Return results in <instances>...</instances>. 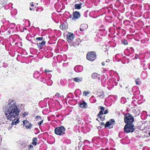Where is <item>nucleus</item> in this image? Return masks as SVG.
<instances>
[{
  "mask_svg": "<svg viewBox=\"0 0 150 150\" xmlns=\"http://www.w3.org/2000/svg\"><path fill=\"white\" fill-rule=\"evenodd\" d=\"M5 112L7 119L9 120H15L18 118L20 112L19 108L13 101L8 104Z\"/></svg>",
  "mask_w": 150,
  "mask_h": 150,
  "instance_id": "nucleus-1",
  "label": "nucleus"
},
{
  "mask_svg": "<svg viewBox=\"0 0 150 150\" xmlns=\"http://www.w3.org/2000/svg\"><path fill=\"white\" fill-rule=\"evenodd\" d=\"M65 128L63 126H61L55 128L54 132L56 134L62 136L65 134Z\"/></svg>",
  "mask_w": 150,
  "mask_h": 150,
  "instance_id": "nucleus-2",
  "label": "nucleus"
},
{
  "mask_svg": "<svg viewBox=\"0 0 150 150\" xmlns=\"http://www.w3.org/2000/svg\"><path fill=\"white\" fill-rule=\"evenodd\" d=\"M134 126L132 124H127L125 126L124 128V130L125 132L127 133L130 132H133L134 130Z\"/></svg>",
  "mask_w": 150,
  "mask_h": 150,
  "instance_id": "nucleus-3",
  "label": "nucleus"
},
{
  "mask_svg": "<svg viewBox=\"0 0 150 150\" xmlns=\"http://www.w3.org/2000/svg\"><path fill=\"white\" fill-rule=\"evenodd\" d=\"M124 120L126 123L132 124L134 121V119L130 114L127 113L125 115Z\"/></svg>",
  "mask_w": 150,
  "mask_h": 150,
  "instance_id": "nucleus-4",
  "label": "nucleus"
},
{
  "mask_svg": "<svg viewBox=\"0 0 150 150\" xmlns=\"http://www.w3.org/2000/svg\"><path fill=\"white\" fill-rule=\"evenodd\" d=\"M86 57L88 60L93 61L96 59V55L93 52H90L87 53Z\"/></svg>",
  "mask_w": 150,
  "mask_h": 150,
  "instance_id": "nucleus-5",
  "label": "nucleus"
},
{
  "mask_svg": "<svg viewBox=\"0 0 150 150\" xmlns=\"http://www.w3.org/2000/svg\"><path fill=\"white\" fill-rule=\"evenodd\" d=\"M115 121L114 119H111L109 121L107 122L105 125V127H108L109 128H112L113 127L112 125Z\"/></svg>",
  "mask_w": 150,
  "mask_h": 150,
  "instance_id": "nucleus-6",
  "label": "nucleus"
},
{
  "mask_svg": "<svg viewBox=\"0 0 150 150\" xmlns=\"http://www.w3.org/2000/svg\"><path fill=\"white\" fill-rule=\"evenodd\" d=\"M23 124L24 126L28 129H30L32 127L33 125L27 120L23 121Z\"/></svg>",
  "mask_w": 150,
  "mask_h": 150,
  "instance_id": "nucleus-7",
  "label": "nucleus"
},
{
  "mask_svg": "<svg viewBox=\"0 0 150 150\" xmlns=\"http://www.w3.org/2000/svg\"><path fill=\"white\" fill-rule=\"evenodd\" d=\"M73 17L72 20H75L77 19H78L80 17V13L77 11H76L73 12Z\"/></svg>",
  "mask_w": 150,
  "mask_h": 150,
  "instance_id": "nucleus-8",
  "label": "nucleus"
},
{
  "mask_svg": "<svg viewBox=\"0 0 150 150\" xmlns=\"http://www.w3.org/2000/svg\"><path fill=\"white\" fill-rule=\"evenodd\" d=\"M74 70L76 72H81L83 70V67L81 65L76 66L74 68Z\"/></svg>",
  "mask_w": 150,
  "mask_h": 150,
  "instance_id": "nucleus-9",
  "label": "nucleus"
},
{
  "mask_svg": "<svg viewBox=\"0 0 150 150\" xmlns=\"http://www.w3.org/2000/svg\"><path fill=\"white\" fill-rule=\"evenodd\" d=\"M74 36L72 33H69L67 35V38L68 40L72 41L74 39Z\"/></svg>",
  "mask_w": 150,
  "mask_h": 150,
  "instance_id": "nucleus-10",
  "label": "nucleus"
},
{
  "mask_svg": "<svg viewBox=\"0 0 150 150\" xmlns=\"http://www.w3.org/2000/svg\"><path fill=\"white\" fill-rule=\"evenodd\" d=\"M88 25L87 24H82L81 25L80 30L81 31H84L87 28Z\"/></svg>",
  "mask_w": 150,
  "mask_h": 150,
  "instance_id": "nucleus-11",
  "label": "nucleus"
},
{
  "mask_svg": "<svg viewBox=\"0 0 150 150\" xmlns=\"http://www.w3.org/2000/svg\"><path fill=\"white\" fill-rule=\"evenodd\" d=\"M79 104L81 108H86L87 104L86 102L83 101L80 102Z\"/></svg>",
  "mask_w": 150,
  "mask_h": 150,
  "instance_id": "nucleus-12",
  "label": "nucleus"
},
{
  "mask_svg": "<svg viewBox=\"0 0 150 150\" xmlns=\"http://www.w3.org/2000/svg\"><path fill=\"white\" fill-rule=\"evenodd\" d=\"M83 78L82 77H76L73 78V80L76 82H79L82 81Z\"/></svg>",
  "mask_w": 150,
  "mask_h": 150,
  "instance_id": "nucleus-13",
  "label": "nucleus"
},
{
  "mask_svg": "<svg viewBox=\"0 0 150 150\" xmlns=\"http://www.w3.org/2000/svg\"><path fill=\"white\" fill-rule=\"evenodd\" d=\"M103 112L100 110L97 116V117L98 118H100L102 121H103L105 120L104 117H103L102 116L103 115Z\"/></svg>",
  "mask_w": 150,
  "mask_h": 150,
  "instance_id": "nucleus-14",
  "label": "nucleus"
},
{
  "mask_svg": "<svg viewBox=\"0 0 150 150\" xmlns=\"http://www.w3.org/2000/svg\"><path fill=\"white\" fill-rule=\"evenodd\" d=\"M92 77L93 79H98L100 80V75L97 73H93L92 75Z\"/></svg>",
  "mask_w": 150,
  "mask_h": 150,
  "instance_id": "nucleus-15",
  "label": "nucleus"
},
{
  "mask_svg": "<svg viewBox=\"0 0 150 150\" xmlns=\"http://www.w3.org/2000/svg\"><path fill=\"white\" fill-rule=\"evenodd\" d=\"M20 144L21 146L24 148L27 145V144L24 141H20Z\"/></svg>",
  "mask_w": 150,
  "mask_h": 150,
  "instance_id": "nucleus-16",
  "label": "nucleus"
},
{
  "mask_svg": "<svg viewBox=\"0 0 150 150\" xmlns=\"http://www.w3.org/2000/svg\"><path fill=\"white\" fill-rule=\"evenodd\" d=\"M40 76V74L39 72L38 71H36L34 73L33 76L35 78L38 79L39 77Z\"/></svg>",
  "mask_w": 150,
  "mask_h": 150,
  "instance_id": "nucleus-17",
  "label": "nucleus"
},
{
  "mask_svg": "<svg viewBox=\"0 0 150 150\" xmlns=\"http://www.w3.org/2000/svg\"><path fill=\"white\" fill-rule=\"evenodd\" d=\"M38 139L36 138H34L32 140V144L35 146L37 144Z\"/></svg>",
  "mask_w": 150,
  "mask_h": 150,
  "instance_id": "nucleus-18",
  "label": "nucleus"
},
{
  "mask_svg": "<svg viewBox=\"0 0 150 150\" xmlns=\"http://www.w3.org/2000/svg\"><path fill=\"white\" fill-rule=\"evenodd\" d=\"M82 5V4L81 3H80L79 4H76L74 5L75 8L78 9H80L81 8V6Z\"/></svg>",
  "mask_w": 150,
  "mask_h": 150,
  "instance_id": "nucleus-19",
  "label": "nucleus"
},
{
  "mask_svg": "<svg viewBox=\"0 0 150 150\" xmlns=\"http://www.w3.org/2000/svg\"><path fill=\"white\" fill-rule=\"evenodd\" d=\"M16 119H15V120ZM13 121H15V120H13ZM19 122V120L18 119H17L15 121V122L14 121H13L11 123V125L13 126V125H16Z\"/></svg>",
  "mask_w": 150,
  "mask_h": 150,
  "instance_id": "nucleus-20",
  "label": "nucleus"
},
{
  "mask_svg": "<svg viewBox=\"0 0 150 150\" xmlns=\"http://www.w3.org/2000/svg\"><path fill=\"white\" fill-rule=\"evenodd\" d=\"M122 42L125 45H127L128 44L127 41L125 39H123L121 40Z\"/></svg>",
  "mask_w": 150,
  "mask_h": 150,
  "instance_id": "nucleus-21",
  "label": "nucleus"
},
{
  "mask_svg": "<svg viewBox=\"0 0 150 150\" xmlns=\"http://www.w3.org/2000/svg\"><path fill=\"white\" fill-rule=\"evenodd\" d=\"M90 93V92L88 91H84L83 92V95L84 96H86L88 94H89Z\"/></svg>",
  "mask_w": 150,
  "mask_h": 150,
  "instance_id": "nucleus-22",
  "label": "nucleus"
},
{
  "mask_svg": "<svg viewBox=\"0 0 150 150\" xmlns=\"http://www.w3.org/2000/svg\"><path fill=\"white\" fill-rule=\"evenodd\" d=\"M60 28L63 30H65L66 29V26L63 24H61L60 26Z\"/></svg>",
  "mask_w": 150,
  "mask_h": 150,
  "instance_id": "nucleus-23",
  "label": "nucleus"
},
{
  "mask_svg": "<svg viewBox=\"0 0 150 150\" xmlns=\"http://www.w3.org/2000/svg\"><path fill=\"white\" fill-rule=\"evenodd\" d=\"M34 147L32 145H29L28 146V150H33Z\"/></svg>",
  "mask_w": 150,
  "mask_h": 150,
  "instance_id": "nucleus-24",
  "label": "nucleus"
},
{
  "mask_svg": "<svg viewBox=\"0 0 150 150\" xmlns=\"http://www.w3.org/2000/svg\"><path fill=\"white\" fill-rule=\"evenodd\" d=\"M90 100H93V101L92 102H93L94 103H95L96 102V99H94V97L93 96H92L90 99Z\"/></svg>",
  "mask_w": 150,
  "mask_h": 150,
  "instance_id": "nucleus-25",
  "label": "nucleus"
},
{
  "mask_svg": "<svg viewBox=\"0 0 150 150\" xmlns=\"http://www.w3.org/2000/svg\"><path fill=\"white\" fill-rule=\"evenodd\" d=\"M139 79H140L139 78H138L135 80V82H136V84L137 85H139Z\"/></svg>",
  "mask_w": 150,
  "mask_h": 150,
  "instance_id": "nucleus-26",
  "label": "nucleus"
},
{
  "mask_svg": "<svg viewBox=\"0 0 150 150\" xmlns=\"http://www.w3.org/2000/svg\"><path fill=\"white\" fill-rule=\"evenodd\" d=\"M119 55V54H117L116 55L115 57V58L117 61H120V59H119L118 58V56Z\"/></svg>",
  "mask_w": 150,
  "mask_h": 150,
  "instance_id": "nucleus-27",
  "label": "nucleus"
},
{
  "mask_svg": "<svg viewBox=\"0 0 150 150\" xmlns=\"http://www.w3.org/2000/svg\"><path fill=\"white\" fill-rule=\"evenodd\" d=\"M123 132H121L119 133V137L120 138H121L123 136Z\"/></svg>",
  "mask_w": 150,
  "mask_h": 150,
  "instance_id": "nucleus-28",
  "label": "nucleus"
},
{
  "mask_svg": "<svg viewBox=\"0 0 150 150\" xmlns=\"http://www.w3.org/2000/svg\"><path fill=\"white\" fill-rule=\"evenodd\" d=\"M37 45L38 46V47L40 49H42L43 48L42 45H41L39 43L38 44H37Z\"/></svg>",
  "mask_w": 150,
  "mask_h": 150,
  "instance_id": "nucleus-29",
  "label": "nucleus"
},
{
  "mask_svg": "<svg viewBox=\"0 0 150 150\" xmlns=\"http://www.w3.org/2000/svg\"><path fill=\"white\" fill-rule=\"evenodd\" d=\"M132 92H133V93H134V95H135V94H134V93L135 92V91H134V88H133L132 89ZM136 91V92L137 93V94H139V90H137Z\"/></svg>",
  "mask_w": 150,
  "mask_h": 150,
  "instance_id": "nucleus-30",
  "label": "nucleus"
},
{
  "mask_svg": "<svg viewBox=\"0 0 150 150\" xmlns=\"http://www.w3.org/2000/svg\"><path fill=\"white\" fill-rule=\"evenodd\" d=\"M100 111H101L104 112V111L105 109L104 108L103 106H100Z\"/></svg>",
  "mask_w": 150,
  "mask_h": 150,
  "instance_id": "nucleus-31",
  "label": "nucleus"
},
{
  "mask_svg": "<svg viewBox=\"0 0 150 150\" xmlns=\"http://www.w3.org/2000/svg\"><path fill=\"white\" fill-rule=\"evenodd\" d=\"M36 39L37 40L41 41V40H43V38H41V37L37 38H36Z\"/></svg>",
  "mask_w": 150,
  "mask_h": 150,
  "instance_id": "nucleus-32",
  "label": "nucleus"
},
{
  "mask_svg": "<svg viewBox=\"0 0 150 150\" xmlns=\"http://www.w3.org/2000/svg\"><path fill=\"white\" fill-rule=\"evenodd\" d=\"M35 118L36 119H40V120L42 119L41 117L40 116H39V115H38V116H36Z\"/></svg>",
  "mask_w": 150,
  "mask_h": 150,
  "instance_id": "nucleus-33",
  "label": "nucleus"
},
{
  "mask_svg": "<svg viewBox=\"0 0 150 150\" xmlns=\"http://www.w3.org/2000/svg\"><path fill=\"white\" fill-rule=\"evenodd\" d=\"M39 43L41 45H44L45 44V41H42V42Z\"/></svg>",
  "mask_w": 150,
  "mask_h": 150,
  "instance_id": "nucleus-34",
  "label": "nucleus"
},
{
  "mask_svg": "<svg viewBox=\"0 0 150 150\" xmlns=\"http://www.w3.org/2000/svg\"><path fill=\"white\" fill-rule=\"evenodd\" d=\"M28 114V113L25 112H24L22 114V116H23L25 117Z\"/></svg>",
  "mask_w": 150,
  "mask_h": 150,
  "instance_id": "nucleus-35",
  "label": "nucleus"
},
{
  "mask_svg": "<svg viewBox=\"0 0 150 150\" xmlns=\"http://www.w3.org/2000/svg\"><path fill=\"white\" fill-rule=\"evenodd\" d=\"M43 120H42L39 123L38 125H41L43 123Z\"/></svg>",
  "mask_w": 150,
  "mask_h": 150,
  "instance_id": "nucleus-36",
  "label": "nucleus"
},
{
  "mask_svg": "<svg viewBox=\"0 0 150 150\" xmlns=\"http://www.w3.org/2000/svg\"><path fill=\"white\" fill-rule=\"evenodd\" d=\"M60 96V94L58 93H57L55 95L56 96L58 97H59Z\"/></svg>",
  "mask_w": 150,
  "mask_h": 150,
  "instance_id": "nucleus-37",
  "label": "nucleus"
},
{
  "mask_svg": "<svg viewBox=\"0 0 150 150\" xmlns=\"http://www.w3.org/2000/svg\"><path fill=\"white\" fill-rule=\"evenodd\" d=\"M98 96L99 98H100L101 97H102V98H103L104 96V95L103 94H101L99 95Z\"/></svg>",
  "mask_w": 150,
  "mask_h": 150,
  "instance_id": "nucleus-38",
  "label": "nucleus"
},
{
  "mask_svg": "<svg viewBox=\"0 0 150 150\" xmlns=\"http://www.w3.org/2000/svg\"><path fill=\"white\" fill-rule=\"evenodd\" d=\"M41 81L43 82V83H45V82H46V80L45 79H42V80H40Z\"/></svg>",
  "mask_w": 150,
  "mask_h": 150,
  "instance_id": "nucleus-39",
  "label": "nucleus"
},
{
  "mask_svg": "<svg viewBox=\"0 0 150 150\" xmlns=\"http://www.w3.org/2000/svg\"><path fill=\"white\" fill-rule=\"evenodd\" d=\"M110 62V59H107L106 60V62H105L106 63V64L107 65H108L107 64V63H108V62Z\"/></svg>",
  "mask_w": 150,
  "mask_h": 150,
  "instance_id": "nucleus-40",
  "label": "nucleus"
},
{
  "mask_svg": "<svg viewBox=\"0 0 150 150\" xmlns=\"http://www.w3.org/2000/svg\"><path fill=\"white\" fill-rule=\"evenodd\" d=\"M108 111L107 110H106L104 111V114H106L108 113Z\"/></svg>",
  "mask_w": 150,
  "mask_h": 150,
  "instance_id": "nucleus-41",
  "label": "nucleus"
},
{
  "mask_svg": "<svg viewBox=\"0 0 150 150\" xmlns=\"http://www.w3.org/2000/svg\"><path fill=\"white\" fill-rule=\"evenodd\" d=\"M52 71H49L47 69H45V71L46 72H51Z\"/></svg>",
  "mask_w": 150,
  "mask_h": 150,
  "instance_id": "nucleus-42",
  "label": "nucleus"
},
{
  "mask_svg": "<svg viewBox=\"0 0 150 150\" xmlns=\"http://www.w3.org/2000/svg\"><path fill=\"white\" fill-rule=\"evenodd\" d=\"M57 70L59 73H60L61 72V70L60 69H58Z\"/></svg>",
  "mask_w": 150,
  "mask_h": 150,
  "instance_id": "nucleus-43",
  "label": "nucleus"
},
{
  "mask_svg": "<svg viewBox=\"0 0 150 150\" xmlns=\"http://www.w3.org/2000/svg\"><path fill=\"white\" fill-rule=\"evenodd\" d=\"M7 65H3V67H4L5 68L7 67Z\"/></svg>",
  "mask_w": 150,
  "mask_h": 150,
  "instance_id": "nucleus-44",
  "label": "nucleus"
},
{
  "mask_svg": "<svg viewBox=\"0 0 150 150\" xmlns=\"http://www.w3.org/2000/svg\"><path fill=\"white\" fill-rule=\"evenodd\" d=\"M2 137L1 135H0V143L2 141Z\"/></svg>",
  "mask_w": 150,
  "mask_h": 150,
  "instance_id": "nucleus-45",
  "label": "nucleus"
},
{
  "mask_svg": "<svg viewBox=\"0 0 150 150\" xmlns=\"http://www.w3.org/2000/svg\"><path fill=\"white\" fill-rule=\"evenodd\" d=\"M34 8H31L30 7V10H31V11H32V10H34Z\"/></svg>",
  "mask_w": 150,
  "mask_h": 150,
  "instance_id": "nucleus-46",
  "label": "nucleus"
},
{
  "mask_svg": "<svg viewBox=\"0 0 150 150\" xmlns=\"http://www.w3.org/2000/svg\"><path fill=\"white\" fill-rule=\"evenodd\" d=\"M138 57V55H136L135 57V58L136 59H137V58Z\"/></svg>",
  "mask_w": 150,
  "mask_h": 150,
  "instance_id": "nucleus-47",
  "label": "nucleus"
},
{
  "mask_svg": "<svg viewBox=\"0 0 150 150\" xmlns=\"http://www.w3.org/2000/svg\"><path fill=\"white\" fill-rule=\"evenodd\" d=\"M101 64L102 65L104 66L105 65V63L104 62H102Z\"/></svg>",
  "mask_w": 150,
  "mask_h": 150,
  "instance_id": "nucleus-48",
  "label": "nucleus"
},
{
  "mask_svg": "<svg viewBox=\"0 0 150 150\" xmlns=\"http://www.w3.org/2000/svg\"><path fill=\"white\" fill-rule=\"evenodd\" d=\"M104 124H104V122H102V123H101V125H104Z\"/></svg>",
  "mask_w": 150,
  "mask_h": 150,
  "instance_id": "nucleus-49",
  "label": "nucleus"
},
{
  "mask_svg": "<svg viewBox=\"0 0 150 150\" xmlns=\"http://www.w3.org/2000/svg\"><path fill=\"white\" fill-rule=\"evenodd\" d=\"M72 17V15H69V18H71Z\"/></svg>",
  "mask_w": 150,
  "mask_h": 150,
  "instance_id": "nucleus-50",
  "label": "nucleus"
},
{
  "mask_svg": "<svg viewBox=\"0 0 150 150\" xmlns=\"http://www.w3.org/2000/svg\"><path fill=\"white\" fill-rule=\"evenodd\" d=\"M107 51V49H106V50H105V52L106 53V51Z\"/></svg>",
  "mask_w": 150,
  "mask_h": 150,
  "instance_id": "nucleus-51",
  "label": "nucleus"
},
{
  "mask_svg": "<svg viewBox=\"0 0 150 150\" xmlns=\"http://www.w3.org/2000/svg\"><path fill=\"white\" fill-rule=\"evenodd\" d=\"M149 68L150 69V65L149 66Z\"/></svg>",
  "mask_w": 150,
  "mask_h": 150,
  "instance_id": "nucleus-52",
  "label": "nucleus"
},
{
  "mask_svg": "<svg viewBox=\"0 0 150 150\" xmlns=\"http://www.w3.org/2000/svg\"><path fill=\"white\" fill-rule=\"evenodd\" d=\"M148 134L149 136H150V132Z\"/></svg>",
  "mask_w": 150,
  "mask_h": 150,
  "instance_id": "nucleus-53",
  "label": "nucleus"
},
{
  "mask_svg": "<svg viewBox=\"0 0 150 150\" xmlns=\"http://www.w3.org/2000/svg\"><path fill=\"white\" fill-rule=\"evenodd\" d=\"M34 6V5H33V4H32L31 5V6Z\"/></svg>",
  "mask_w": 150,
  "mask_h": 150,
  "instance_id": "nucleus-54",
  "label": "nucleus"
},
{
  "mask_svg": "<svg viewBox=\"0 0 150 150\" xmlns=\"http://www.w3.org/2000/svg\"><path fill=\"white\" fill-rule=\"evenodd\" d=\"M106 47L105 45H104V46H103V47Z\"/></svg>",
  "mask_w": 150,
  "mask_h": 150,
  "instance_id": "nucleus-55",
  "label": "nucleus"
},
{
  "mask_svg": "<svg viewBox=\"0 0 150 150\" xmlns=\"http://www.w3.org/2000/svg\"><path fill=\"white\" fill-rule=\"evenodd\" d=\"M56 116L57 117H59V115H56Z\"/></svg>",
  "mask_w": 150,
  "mask_h": 150,
  "instance_id": "nucleus-56",
  "label": "nucleus"
},
{
  "mask_svg": "<svg viewBox=\"0 0 150 150\" xmlns=\"http://www.w3.org/2000/svg\"><path fill=\"white\" fill-rule=\"evenodd\" d=\"M96 120H98V119L97 118V119H96Z\"/></svg>",
  "mask_w": 150,
  "mask_h": 150,
  "instance_id": "nucleus-57",
  "label": "nucleus"
},
{
  "mask_svg": "<svg viewBox=\"0 0 150 150\" xmlns=\"http://www.w3.org/2000/svg\"><path fill=\"white\" fill-rule=\"evenodd\" d=\"M129 55H130V54H128L127 55L129 56Z\"/></svg>",
  "mask_w": 150,
  "mask_h": 150,
  "instance_id": "nucleus-58",
  "label": "nucleus"
},
{
  "mask_svg": "<svg viewBox=\"0 0 150 150\" xmlns=\"http://www.w3.org/2000/svg\"><path fill=\"white\" fill-rule=\"evenodd\" d=\"M63 150H65V148H64V149H63Z\"/></svg>",
  "mask_w": 150,
  "mask_h": 150,
  "instance_id": "nucleus-59",
  "label": "nucleus"
},
{
  "mask_svg": "<svg viewBox=\"0 0 150 150\" xmlns=\"http://www.w3.org/2000/svg\"><path fill=\"white\" fill-rule=\"evenodd\" d=\"M56 23H58V22H56Z\"/></svg>",
  "mask_w": 150,
  "mask_h": 150,
  "instance_id": "nucleus-60",
  "label": "nucleus"
}]
</instances>
